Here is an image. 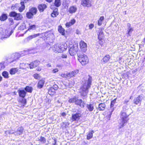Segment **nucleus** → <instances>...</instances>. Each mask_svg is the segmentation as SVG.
<instances>
[{"label":"nucleus","instance_id":"nucleus-1","mask_svg":"<svg viewBox=\"0 0 145 145\" xmlns=\"http://www.w3.org/2000/svg\"><path fill=\"white\" fill-rule=\"evenodd\" d=\"M92 78L89 76L88 80L86 81L82 87H81L80 93L81 96L85 98L88 92V89L91 85Z\"/></svg>","mask_w":145,"mask_h":145},{"label":"nucleus","instance_id":"nucleus-2","mask_svg":"<svg viewBox=\"0 0 145 145\" xmlns=\"http://www.w3.org/2000/svg\"><path fill=\"white\" fill-rule=\"evenodd\" d=\"M127 111L124 110L121 111L120 113V118L121 119L119 121V123L120 125L119 128L121 129L126 124V123L129 120L128 118L129 114H127Z\"/></svg>","mask_w":145,"mask_h":145},{"label":"nucleus","instance_id":"nucleus-3","mask_svg":"<svg viewBox=\"0 0 145 145\" xmlns=\"http://www.w3.org/2000/svg\"><path fill=\"white\" fill-rule=\"evenodd\" d=\"M68 102L70 103H74L77 105L79 106L82 108H84L85 105L82 100L80 99L78 97H74L73 98L70 99Z\"/></svg>","mask_w":145,"mask_h":145},{"label":"nucleus","instance_id":"nucleus-4","mask_svg":"<svg viewBox=\"0 0 145 145\" xmlns=\"http://www.w3.org/2000/svg\"><path fill=\"white\" fill-rule=\"evenodd\" d=\"M78 61L83 65H84L88 62V59L87 56L83 53L78 54Z\"/></svg>","mask_w":145,"mask_h":145},{"label":"nucleus","instance_id":"nucleus-5","mask_svg":"<svg viewBox=\"0 0 145 145\" xmlns=\"http://www.w3.org/2000/svg\"><path fill=\"white\" fill-rule=\"evenodd\" d=\"M40 63V62L39 61L35 60L32 62H31L30 64L28 63H25V64H22V65L24 64L27 67H29L30 69H31L35 68Z\"/></svg>","mask_w":145,"mask_h":145},{"label":"nucleus","instance_id":"nucleus-6","mask_svg":"<svg viewBox=\"0 0 145 145\" xmlns=\"http://www.w3.org/2000/svg\"><path fill=\"white\" fill-rule=\"evenodd\" d=\"M91 1L92 0H82L81 4L84 7H90L91 5Z\"/></svg>","mask_w":145,"mask_h":145},{"label":"nucleus","instance_id":"nucleus-7","mask_svg":"<svg viewBox=\"0 0 145 145\" xmlns=\"http://www.w3.org/2000/svg\"><path fill=\"white\" fill-rule=\"evenodd\" d=\"M81 116V114L80 113H76L74 114H72L71 117V120L72 121H78L80 119Z\"/></svg>","mask_w":145,"mask_h":145},{"label":"nucleus","instance_id":"nucleus-8","mask_svg":"<svg viewBox=\"0 0 145 145\" xmlns=\"http://www.w3.org/2000/svg\"><path fill=\"white\" fill-rule=\"evenodd\" d=\"M80 48L82 52H85L87 50V44L84 41H81L80 43Z\"/></svg>","mask_w":145,"mask_h":145},{"label":"nucleus","instance_id":"nucleus-9","mask_svg":"<svg viewBox=\"0 0 145 145\" xmlns=\"http://www.w3.org/2000/svg\"><path fill=\"white\" fill-rule=\"evenodd\" d=\"M142 99V97L139 95L134 99L133 102L136 105H138L139 103L140 104Z\"/></svg>","mask_w":145,"mask_h":145},{"label":"nucleus","instance_id":"nucleus-10","mask_svg":"<svg viewBox=\"0 0 145 145\" xmlns=\"http://www.w3.org/2000/svg\"><path fill=\"white\" fill-rule=\"evenodd\" d=\"M23 131V127H18L17 131L15 132V135L19 136L21 135Z\"/></svg>","mask_w":145,"mask_h":145},{"label":"nucleus","instance_id":"nucleus-11","mask_svg":"<svg viewBox=\"0 0 145 145\" xmlns=\"http://www.w3.org/2000/svg\"><path fill=\"white\" fill-rule=\"evenodd\" d=\"M45 83V81L43 80H40L38 82L37 85V87L38 89H40L42 88L44 84Z\"/></svg>","mask_w":145,"mask_h":145},{"label":"nucleus","instance_id":"nucleus-12","mask_svg":"<svg viewBox=\"0 0 145 145\" xmlns=\"http://www.w3.org/2000/svg\"><path fill=\"white\" fill-rule=\"evenodd\" d=\"M77 8L76 6H72L70 7L69 8L68 12L69 13L72 14L76 12Z\"/></svg>","mask_w":145,"mask_h":145},{"label":"nucleus","instance_id":"nucleus-13","mask_svg":"<svg viewBox=\"0 0 145 145\" xmlns=\"http://www.w3.org/2000/svg\"><path fill=\"white\" fill-rule=\"evenodd\" d=\"M46 7L47 6L45 4H41L39 6L38 8L40 12H42L46 8Z\"/></svg>","mask_w":145,"mask_h":145},{"label":"nucleus","instance_id":"nucleus-14","mask_svg":"<svg viewBox=\"0 0 145 145\" xmlns=\"http://www.w3.org/2000/svg\"><path fill=\"white\" fill-rule=\"evenodd\" d=\"M53 50L55 52L61 53L59 48V44H55L52 47Z\"/></svg>","mask_w":145,"mask_h":145},{"label":"nucleus","instance_id":"nucleus-15","mask_svg":"<svg viewBox=\"0 0 145 145\" xmlns=\"http://www.w3.org/2000/svg\"><path fill=\"white\" fill-rule=\"evenodd\" d=\"M116 100V99H114L113 101H112L111 103L110 104V110L109 111L110 112V114H109L110 115H111L112 114V112L114 110V109L113 108V107L114 106V105L115 103Z\"/></svg>","mask_w":145,"mask_h":145},{"label":"nucleus","instance_id":"nucleus-16","mask_svg":"<svg viewBox=\"0 0 145 145\" xmlns=\"http://www.w3.org/2000/svg\"><path fill=\"white\" fill-rule=\"evenodd\" d=\"M69 54L72 56H74L76 53V51L73 46H71L69 50Z\"/></svg>","mask_w":145,"mask_h":145},{"label":"nucleus","instance_id":"nucleus-17","mask_svg":"<svg viewBox=\"0 0 145 145\" xmlns=\"http://www.w3.org/2000/svg\"><path fill=\"white\" fill-rule=\"evenodd\" d=\"M20 54L18 53H15L13 54L12 56V58L13 59L12 61L19 58L20 57Z\"/></svg>","mask_w":145,"mask_h":145},{"label":"nucleus","instance_id":"nucleus-18","mask_svg":"<svg viewBox=\"0 0 145 145\" xmlns=\"http://www.w3.org/2000/svg\"><path fill=\"white\" fill-rule=\"evenodd\" d=\"M110 58V55H106L101 60V62L103 63H105L108 61L109 60Z\"/></svg>","mask_w":145,"mask_h":145},{"label":"nucleus","instance_id":"nucleus-19","mask_svg":"<svg viewBox=\"0 0 145 145\" xmlns=\"http://www.w3.org/2000/svg\"><path fill=\"white\" fill-rule=\"evenodd\" d=\"M98 38L99 40L102 39V38L104 37L103 32L102 29H100L99 34H98Z\"/></svg>","mask_w":145,"mask_h":145},{"label":"nucleus","instance_id":"nucleus-20","mask_svg":"<svg viewBox=\"0 0 145 145\" xmlns=\"http://www.w3.org/2000/svg\"><path fill=\"white\" fill-rule=\"evenodd\" d=\"M127 26L128 28V34L129 35L131 34L133 31V30L132 27H131V25L130 24L128 23L127 24Z\"/></svg>","mask_w":145,"mask_h":145},{"label":"nucleus","instance_id":"nucleus-21","mask_svg":"<svg viewBox=\"0 0 145 145\" xmlns=\"http://www.w3.org/2000/svg\"><path fill=\"white\" fill-rule=\"evenodd\" d=\"M59 48L60 49V52H62L63 51L66 50L67 49V46H65V44H59Z\"/></svg>","mask_w":145,"mask_h":145},{"label":"nucleus","instance_id":"nucleus-22","mask_svg":"<svg viewBox=\"0 0 145 145\" xmlns=\"http://www.w3.org/2000/svg\"><path fill=\"white\" fill-rule=\"evenodd\" d=\"M19 94L20 97L24 98L25 96L26 93L24 90H21L19 91Z\"/></svg>","mask_w":145,"mask_h":145},{"label":"nucleus","instance_id":"nucleus-23","mask_svg":"<svg viewBox=\"0 0 145 145\" xmlns=\"http://www.w3.org/2000/svg\"><path fill=\"white\" fill-rule=\"evenodd\" d=\"M105 105L104 103H100L99 105V110L100 111H103L105 109Z\"/></svg>","mask_w":145,"mask_h":145},{"label":"nucleus","instance_id":"nucleus-24","mask_svg":"<svg viewBox=\"0 0 145 145\" xmlns=\"http://www.w3.org/2000/svg\"><path fill=\"white\" fill-rule=\"evenodd\" d=\"M94 133V131H89L88 134L87 135V139L88 140H89L93 137V133Z\"/></svg>","mask_w":145,"mask_h":145},{"label":"nucleus","instance_id":"nucleus-25","mask_svg":"<svg viewBox=\"0 0 145 145\" xmlns=\"http://www.w3.org/2000/svg\"><path fill=\"white\" fill-rule=\"evenodd\" d=\"M57 8H56L53 10L52 13L51 14L52 17H55L58 15V12H57Z\"/></svg>","mask_w":145,"mask_h":145},{"label":"nucleus","instance_id":"nucleus-26","mask_svg":"<svg viewBox=\"0 0 145 145\" xmlns=\"http://www.w3.org/2000/svg\"><path fill=\"white\" fill-rule=\"evenodd\" d=\"M55 90L53 89V88L50 87L49 89L48 93L50 95H53L55 94Z\"/></svg>","mask_w":145,"mask_h":145},{"label":"nucleus","instance_id":"nucleus-27","mask_svg":"<svg viewBox=\"0 0 145 145\" xmlns=\"http://www.w3.org/2000/svg\"><path fill=\"white\" fill-rule=\"evenodd\" d=\"M37 8L34 7H33L31 8L29 10V11L33 14V15L35 14L37 12Z\"/></svg>","mask_w":145,"mask_h":145},{"label":"nucleus","instance_id":"nucleus-28","mask_svg":"<svg viewBox=\"0 0 145 145\" xmlns=\"http://www.w3.org/2000/svg\"><path fill=\"white\" fill-rule=\"evenodd\" d=\"M7 18V14H3L0 16V20L4 21Z\"/></svg>","mask_w":145,"mask_h":145},{"label":"nucleus","instance_id":"nucleus-29","mask_svg":"<svg viewBox=\"0 0 145 145\" xmlns=\"http://www.w3.org/2000/svg\"><path fill=\"white\" fill-rule=\"evenodd\" d=\"M86 106L89 111L91 112L93 111L94 109V106L93 104H87Z\"/></svg>","mask_w":145,"mask_h":145},{"label":"nucleus","instance_id":"nucleus-30","mask_svg":"<svg viewBox=\"0 0 145 145\" xmlns=\"http://www.w3.org/2000/svg\"><path fill=\"white\" fill-rule=\"evenodd\" d=\"M58 30L59 32L62 35H65V33L64 32L65 30L61 26L59 25V26Z\"/></svg>","mask_w":145,"mask_h":145},{"label":"nucleus","instance_id":"nucleus-31","mask_svg":"<svg viewBox=\"0 0 145 145\" xmlns=\"http://www.w3.org/2000/svg\"><path fill=\"white\" fill-rule=\"evenodd\" d=\"M24 3L22 1L21 2L20 4L21 6L19 8V10L20 12H22L24 9L25 8Z\"/></svg>","mask_w":145,"mask_h":145},{"label":"nucleus","instance_id":"nucleus-32","mask_svg":"<svg viewBox=\"0 0 145 145\" xmlns=\"http://www.w3.org/2000/svg\"><path fill=\"white\" fill-rule=\"evenodd\" d=\"M22 16L20 13H16V15L15 17L14 18V19L16 20H20L22 19Z\"/></svg>","mask_w":145,"mask_h":145},{"label":"nucleus","instance_id":"nucleus-33","mask_svg":"<svg viewBox=\"0 0 145 145\" xmlns=\"http://www.w3.org/2000/svg\"><path fill=\"white\" fill-rule=\"evenodd\" d=\"M18 69L16 68H12L10 71V73L11 74H15L18 72Z\"/></svg>","mask_w":145,"mask_h":145},{"label":"nucleus","instance_id":"nucleus-34","mask_svg":"<svg viewBox=\"0 0 145 145\" xmlns=\"http://www.w3.org/2000/svg\"><path fill=\"white\" fill-rule=\"evenodd\" d=\"M61 4V0H55L54 4L56 7H59Z\"/></svg>","mask_w":145,"mask_h":145},{"label":"nucleus","instance_id":"nucleus-35","mask_svg":"<svg viewBox=\"0 0 145 145\" xmlns=\"http://www.w3.org/2000/svg\"><path fill=\"white\" fill-rule=\"evenodd\" d=\"M104 19L103 16H101L98 21V24L100 26L102 24V22L103 21Z\"/></svg>","mask_w":145,"mask_h":145},{"label":"nucleus","instance_id":"nucleus-36","mask_svg":"<svg viewBox=\"0 0 145 145\" xmlns=\"http://www.w3.org/2000/svg\"><path fill=\"white\" fill-rule=\"evenodd\" d=\"M26 15V17L29 19H31L33 17L34 15H33V14L31 13L30 12V11H29V12H27V13Z\"/></svg>","mask_w":145,"mask_h":145},{"label":"nucleus","instance_id":"nucleus-37","mask_svg":"<svg viewBox=\"0 0 145 145\" xmlns=\"http://www.w3.org/2000/svg\"><path fill=\"white\" fill-rule=\"evenodd\" d=\"M36 26L35 25H32L30 24H29V28L28 30H34L36 28Z\"/></svg>","mask_w":145,"mask_h":145},{"label":"nucleus","instance_id":"nucleus-38","mask_svg":"<svg viewBox=\"0 0 145 145\" xmlns=\"http://www.w3.org/2000/svg\"><path fill=\"white\" fill-rule=\"evenodd\" d=\"M32 87L29 86H27L25 88V89L26 91L30 93L32 92Z\"/></svg>","mask_w":145,"mask_h":145},{"label":"nucleus","instance_id":"nucleus-39","mask_svg":"<svg viewBox=\"0 0 145 145\" xmlns=\"http://www.w3.org/2000/svg\"><path fill=\"white\" fill-rule=\"evenodd\" d=\"M38 140L43 143H45L46 142V139L44 137H41L40 138H38Z\"/></svg>","mask_w":145,"mask_h":145},{"label":"nucleus","instance_id":"nucleus-40","mask_svg":"<svg viewBox=\"0 0 145 145\" xmlns=\"http://www.w3.org/2000/svg\"><path fill=\"white\" fill-rule=\"evenodd\" d=\"M40 35V34L38 33L37 34H35L33 35H31L29 36V37H28V39H33L34 38H35L37 36H39Z\"/></svg>","mask_w":145,"mask_h":145},{"label":"nucleus","instance_id":"nucleus-41","mask_svg":"<svg viewBox=\"0 0 145 145\" xmlns=\"http://www.w3.org/2000/svg\"><path fill=\"white\" fill-rule=\"evenodd\" d=\"M2 75L5 78H8V73L7 71H4L2 73Z\"/></svg>","mask_w":145,"mask_h":145},{"label":"nucleus","instance_id":"nucleus-42","mask_svg":"<svg viewBox=\"0 0 145 145\" xmlns=\"http://www.w3.org/2000/svg\"><path fill=\"white\" fill-rule=\"evenodd\" d=\"M16 14V13L14 11H12L9 14V16L11 17H14V18Z\"/></svg>","mask_w":145,"mask_h":145},{"label":"nucleus","instance_id":"nucleus-43","mask_svg":"<svg viewBox=\"0 0 145 145\" xmlns=\"http://www.w3.org/2000/svg\"><path fill=\"white\" fill-rule=\"evenodd\" d=\"M31 51L32 50H30L24 51H23L22 54H24V55H27L31 53L32 52Z\"/></svg>","mask_w":145,"mask_h":145},{"label":"nucleus","instance_id":"nucleus-44","mask_svg":"<svg viewBox=\"0 0 145 145\" xmlns=\"http://www.w3.org/2000/svg\"><path fill=\"white\" fill-rule=\"evenodd\" d=\"M20 102L22 104L23 106H24L26 104V99H23V98L21 100H20Z\"/></svg>","mask_w":145,"mask_h":145},{"label":"nucleus","instance_id":"nucleus-45","mask_svg":"<svg viewBox=\"0 0 145 145\" xmlns=\"http://www.w3.org/2000/svg\"><path fill=\"white\" fill-rule=\"evenodd\" d=\"M9 22L11 25H12L14 24V22L12 18H9L8 19Z\"/></svg>","mask_w":145,"mask_h":145},{"label":"nucleus","instance_id":"nucleus-46","mask_svg":"<svg viewBox=\"0 0 145 145\" xmlns=\"http://www.w3.org/2000/svg\"><path fill=\"white\" fill-rule=\"evenodd\" d=\"M78 72V70H76V71H72L70 72L71 75H72V77L74 75H75Z\"/></svg>","mask_w":145,"mask_h":145},{"label":"nucleus","instance_id":"nucleus-47","mask_svg":"<svg viewBox=\"0 0 145 145\" xmlns=\"http://www.w3.org/2000/svg\"><path fill=\"white\" fill-rule=\"evenodd\" d=\"M51 88H53V89L56 91L57 90L58 87L57 85L55 84L52 87H51Z\"/></svg>","mask_w":145,"mask_h":145},{"label":"nucleus","instance_id":"nucleus-48","mask_svg":"<svg viewBox=\"0 0 145 145\" xmlns=\"http://www.w3.org/2000/svg\"><path fill=\"white\" fill-rule=\"evenodd\" d=\"M25 27V25L24 24H23L20 26L19 27V29L21 30H23L24 29Z\"/></svg>","mask_w":145,"mask_h":145},{"label":"nucleus","instance_id":"nucleus-49","mask_svg":"<svg viewBox=\"0 0 145 145\" xmlns=\"http://www.w3.org/2000/svg\"><path fill=\"white\" fill-rule=\"evenodd\" d=\"M5 67V66L3 63H0V70L2 69H4Z\"/></svg>","mask_w":145,"mask_h":145},{"label":"nucleus","instance_id":"nucleus-50","mask_svg":"<svg viewBox=\"0 0 145 145\" xmlns=\"http://www.w3.org/2000/svg\"><path fill=\"white\" fill-rule=\"evenodd\" d=\"M66 76L67 78H71L72 77V75L70 73H66Z\"/></svg>","mask_w":145,"mask_h":145},{"label":"nucleus","instance_id":"nucleus-51","mask_svg":"<svg viewBox=\"0 0 145 145\" xmlns=\"http://www.w3.org/2000/svg\"><path fill=\"white\" fill-rule=\"evenodd\" d=\"M76 22V21L75 19H73L72 20H71L70 22V23L72 24V25L74 24Z\"/></svg>","mask_w":145,"mask_h":145},{"label":"nucleus","instance_id":"nucleus-52","mask_svg":"<svg viewBox=\"0 0 145 145\" xmlns=\"http://www.w3.org/2000/svg\"><path fill=\"white\" fill-rule=\"evenodd\" d=\"M72 25V24L70 23V22H67L66 24V26L67 27H69Z\"/></svg>","mask_w":145,"mask_h":145},{"label":"nucleus","instance_id":"nucleus-53","mask_svg":"<svg viewBox=\"0 0 145 145\" xmlns=\"http://www.w3.org/2000/svg\"><path fill=\"white\" fill-rule=\"evenodd\" d=\"M94 26V25L93 24H91L89 25V27L90 29H91L93 28Z\"/></svg>","mask_w":145,"mask_h":145},{"label":"nucleus","instance_id":"nucleus-54","mask_svg":"<svg viewBox=\"0 0 145 145\" xmlns=\"http://www.w3.org/2000/svg\"><path fill=\"white\" fill-rule=\"evenodd\" d=\"M58 71V69H55L52 70V72L53 73H55Z\"/></svg>","mask_w":145,"mask_h":145},{"label":"nucleus","instance_id":"nucleus-55","mask_svg":"<svg viewBox=\"0 0 145 145\" xmlns=\"http://www.w3.org/2000/svg\"><path fill=\"white\" fill-rule=\"evenodd\" d=\"M61 76L64 78H67L66 73V74H62L61 75Z\"/></svg>","mask_w":145,"mask_h":145},{"label":"nucleus","instance_id":"nucleus-56","mask_svg":"<svg viewBox=\"0 0 145 145\" xmlns=\"http://www.w3.org/2000/svg\"><path fill=\"white\" fill-rule=\"evenodd\" d=\"M39 76V75L37 74H35L34 75V78L36 79H37Z\"/></svg>","mask_w":145,"mask_h":145},{"label":"nucleus","instance_id":"nucleus-57","mask_svg":"<svg viewBox=\"0 0 145 145\" xmlns=\"http://www.w3.org/2000/svg\"><path fill=\"white\" fill-rule=\"evenodd\" d=\"M13 33V31L11 30L9 32V35H8L7 37H5V38H7V37H9L11 34H12Z\"/></svg>","mask_w":145,"mask_h":145},{"label":"nucleus","instance_id":"nucleus-58","mask_svg":"<svg viewBox=\"0 0 145 145\" xmlns=\"http://www.w3.org/2000/svg\"><path fill=\"white\" fill-rule=\"evenodd\" d=\"M61 115L63 117H65L66 116V114L65 112H63L61 114Z\"/></svg>","mask_w":145,"mask_h":145},{"label":"nucleus","instance_id":"nucleus-59","mask_svg":"<svg viewBox=\"0 0 145 145\" xmlns=\"http://www.w3.org/2000/svg\"><path fill=\"white\" fill-rule=\"evenodd\" d=\"M67 56V55L66 54H62L61 56L62 58H66Z\"/></svg>","mask_w":145,"mask_h":145},{"label":"nucleus","instance_id":"nucleus-60","mask_svg":"<svg viewBox=\"0 0 145 145\" xmlns=\"http://www.w3.org/2000/svg\"><path fill=\"white\" fill-rule=\"evenodd\" d=\"M41 68L40 67H39L36 69V70L38 71H40L41 70Z\"/></svg>","mask_w":145,"mask_h":145},{"label":"nucleus","instance_id":"nucleus-61","mask_svg":"<svg viewBox=\"0 0 145 145\" xmlns=\"http://www.w3.org/2000/svg\"><path fill=\"white\" fill-rule=\"evenodd\" d=\"M9 133L11 134H15V132H13V130L10 131Z\"/></svg>","mask_w":145,"mask_h":145},{"label":"nucleus","instance_id":"nucleus-62","mask_svg":"<svg viewBox=\"0 0 145 145\" xmlns=\"http://www.w3.org/2000/svg\"><path fill=\"white\" fill-rule=\"evenodd\" d=\"M76 33L77 34H80V32L79 30L77 29L76 30Z\"/></svg>","mask_w":145,"mask_h":145},{"label":"nucleus","instance_id":"nucleus-63","mask_svg":"<svg viewBox=\"0 0 145 145\" xmlns=\"http://www.w3.org/2000/svg\"><path fill=\"white\" fill-rule=\"evenodd\" d=\"M52 145H57L56 144V141L55 139L54 140V143L52 144Z\"/></svg>","mask_w":145,"mask_h":145},{"label":"nucleus","instance_id":"nucleus-64","mask_svg":"<svg viewBox=\"0 0 145 145\" xmlns=\"http://www.w3.org/2000/svg\"><path fill=\"white\" fill-rule=\"evenodd\" d=\"M46 1L49 3H50L53 0H46Z\"/></svg>","mask_w":145,"mask_h":145}]
</instances>
